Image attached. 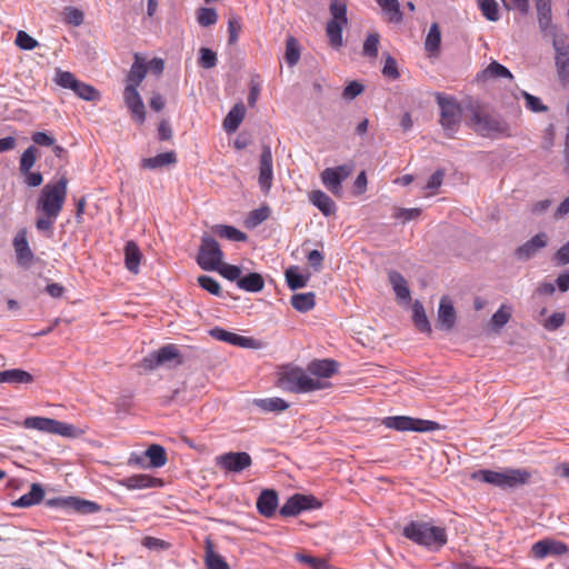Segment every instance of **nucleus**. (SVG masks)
Returning <instances> with one entry per match:
<instances>
[{
	"label": "nucleus",
	"instance_id": "f257e3e1",
	"mask_svg": "<svg viewBox=\"0 0 569 569\" xmlns=\"http://www.w3.org/2000/svg\"><path fill=\"white\" fill-rule=\"evenodd\" d=\"M278 386L286 391L306 393L326 389L330 385L327 381L313 379V377L299 367H284L278 373Z\"/></svg>",
	"mask_w": 569,
	"mask_h": 569
},
{
	"label": "nucleus",
	"instance_id": "c03bdc74",
	"mask_svg": "<svg viewBox=\"0 0 569 569\" xmlns=\"http://www.w3.org/2000/svg\"><path fill=\"white\" fill-rule=\"evenodd\" d=\"M511 307L507 305H501L500 308L492 315L490 325L493 328V330L498 331L502 327H505L510 318H511Z\"/></svg>",
	"mask_w": 569,
	"mask_h": 569
},
{
	"label": "nucleus",
	"instance_id": "13d9d810",
	"mask_svg": "<svg viewBox=\"0 0 569 569\" xmlns=\"http://www.w3.org/2000/svg\"><path fill=\"white\" fill-rule=\"evenodd\" d=\"M198 23L202 27H209L217 22L218 14L213 8H201L197 14Z\"/></svg>",
	"mask_w": 569,
	"mask_h": 569
},
{
	"label": "nucleus",
	"instance_id": "a19ab883",
	"mask_svg": "<svg viewBox=\"0 0 569 569\" xmlns=\"http://www.w3.org/2000/svg\"><path fill=\"white\" fill-rule=\"evenodd\" d=\"M286 280L291 290H297L307 286L309 276L299 273L298 267L292 266L286 270Z\"/></svg>",
	"mask_w": 569,
	"mask_h": 569
},
{
	"label": "nucleus",
	"instance_id": "8fccbe9b",
	"mask_svg": "<svg viewBox=\"0 0 569 569\" xmlns=\"http://www.w3.org/2000/svg\"><path fill=\"white\" fill-rule=\"evenodd\" d=\"M284 59L289 66H295L300 59V47L295 37H289L286 41Z\"/></svg>",
	"mask_w": 569,
	"mask_h": 569
},
{
	"label": "nucleus",
	"instance_id": "4c0bfd02",
	"mask_svg": "<svg viewBox=\"0 0 569 569\" xmlns=\"http://www.w3.org/2000/svg\"><path fill=\"white\" fill-rule=\"evenodd\" d=\"M67 505L72 508L74 511L82 515H91L99 512L101 510V506L94 501L84 500L80 498H69Z\"/></svg>",
	"mask_w": 569,
	"mask_h": 569
},
{
	"label": "nucleus",
	"instance_id": "f704fd0d",
	"mask_svg": "<svg viewBox=\"0 0 569 569\" xmlns=\"http://www.w3.org/2000/svg\"><path fill=\"white\" fill-rule=\"evenodd\" d=\"M237 286L248 292H259L264 287V280L257 272L249 273L237 281Z\"/></svg>",
	"mask_w": 569,
	"mask_h": 569
},
{
	"label": "nucleus",
	"instance_id": "bb28decb",
	"mask_svg": "<svg viewBox=\"0 0 569 569\" xmlns=\"http://www.w3.org/2000/svg\"><path fill=\"white\" fill-rule=\"evenodd\" d=\"M122 485L130 490H136L144 488H154L161 485V482L159 479L152 478L148 475H133L124 478L122 480Z\"/></svg>",
	"mask_w": 569,
	"mask_h": 569
},
{
	"label": "nucleus",
	"instance_id": "f8f14e48",
	"mask_svg": "<svg viewBox=\"0 0 569 569\" xmlns=\"http://www.w3.org/2000/svg\"><path fill=\"white\" fill-rule=\"evenodd\" d=\"M321 506L319 500L311 495L296 493L291 496L280 508L282 517H295L305 510L317 509Z\"/></svg>",
	"mask_w": 569,
	"mask_h": 569
},
{
	"label": "nucleus",
	"instance_id": "5701e85b",
	"mask_svg": "<svg viewBox=\"0 0 569 569\" xmlns=\"http://www.w3.org/2000/svg\"><path fill=\"white\" fill-rule=\"evenodd\" d=\"M338 363L335 360L323 359L315 360L308 365V372L315 376V379L329 378L337 372Z\"/></svg>",
	"mask_w": 569,
	"mask_h": 569
},
{
	"label": "nucleus",
	"instance_id": "6ab92c4d",
	"mask_svg": "<svg viewBox=\"0 0 569 569\" xmlns=\"http://www.w3.org/2000/svg\"><path fill=\"white\" fill-rule=\"evenodd\" d=\"M568 551L566 543L552 539H542L532 545L531 552L537 559H542L547 556H560Z\"/></svg>",
	"mask_w": 569,
	"mask_h": 569
},
{
	"label": "nucleus",
	"instance_id": "7c9ffc66",
	"mask_svg": "<svg viewBox=\"0 0 569 569\" xmlns=\"http://www.w3.org/2000/svg\"><path fill=\"white\" fill-rule=\"evenodd\" d=\"M33 377L22 369H9L0 371V383L22 385L31 383Z\"/></svg>",
	"mask_w": 569,
	"mask_h": 569
},
{
	"label": "nucleus",
	"instance_id": "c85d7f7f",
	"mask_svg": "<svg viewBox=\"0 0 569 569\" xmlns=\"http://www.w3.org/2000/svg\"><path fill=\"white\" fill-rule=\"evenodd\" d=\"M403 186H409L412 182L413 189L417 190L422 198H428L433 194H437L442 180H401Z\"/></svg>",
	"mask_w": 569,
	"mask_h": 569
},
{
	"label": "nucleus",
	"instance_id": "4468645a",
	"mask_svg": "<svg viewBox=\"0 0 569 569\" xmlns=\"http://www.w3.org/2000/svg\"><path fill=\"white\" fill-rule=\"evenodd\" d=\"M552 47L555 49V60L558 77L561 82L569 81V44L565 36H555L552 38Z\"/></svg>",
	"mask_w": 569,
	"mask_h": 569
},
{
	"label": "nucleus",
	"instance_id": "412c9836",
	"mask_svg": "<svg viewBox=\"0 0 569 569\" xmlns=\"http://www.w3.org/2000/svg\"><path fill=\"white\" fill-rule=\"evenodd\" d=\"M457 320L456 310L448 297H442L438 308V327L445 331H450Z\"/></svg>",
	"mask_w": 569,
	"mask_h": 569
},
{
	"label": "nucleus",
	"instance_id": "2eb2a0df",
	"mask_svg": "<svg viewBox=\"0 0 569 569\" xmlns=\"http://www.w3.org/2000/svg\"><path fill=\"white\" fill-rule=\"evenodd\" d=\"M548 236L545 232H539L523 244L519 246L513 256L519 261H528L533 258L541 249L548 244Z\"/></svg>",
	"mask_w": 569,
	"mask_h": 569
},
{
	"label": "nucleus",
	"instance_id": "473e14b6",
	"mask_svg": "<svg viewBox=\"0 0 569 569\" xmlns=\"http://www.w3.org/2000/svg\"><path fill=\"white\" fill-rule=\"evenodd\" d=\"M389 281L398 299L409 301L410 290L407 280L403 276L395 270H391L388 274Z\"/></svg>",
	"mask_w": 569,
	"mask_h": 569
},
{
	"label": "nucleus",
	"instance_id": "0e129e2a",
	"mask_svg": "<svg viewBox=\"0 0 569 569\" xmlns=\"http://www.w3.org/2000/svg\"><path fill=\"white\" fill-rule=\"evenodd\" d=\"M199 286L210 292L211 295L219 296L221 291V287L219 282L209 276H200L198 278Z\"/></svg>",
	"mask_w": 569,
	"mask_h": 569
},
{
	"label": "nucleus",
	"instance_id": "393cba45",
	"mask_svg": "<svg viewBox=\"0 0 569 569\" xmlns=\"http://www.w3.org/2000/svg\"><path fill=\"white\" fill-rule=\"evenodd\" d=\"M309 200L326 217L333 214L337 210V207L331 198L320 190L311 191L309 194Z\"/></svg>",
	"mask_w": 569,
	"mask_h": 569
},
{
	"label": "nucleus",
	"instance_id": "a18cd8bd",
	"mask_svg": "<svg viewBox=\"0 0 569 569\" xmlns=\"http://www.w3.org/2000/svg\"><path fill=\"white\" fill-rule=\"evenodd\" d=\"M331 19L339 23H348L347 18V0H332L329 7Z\"/></svg>",
	"mask_w": 569,
	"mask_h": 569
},
{
	"label": "nucleus",
	"instance_id": "a878e982",
	"mask_svg": "<svg viewBox=\"0 0 569 569\" xmlns=\"http://www.w3.org/2000/svg\"><path fill=\"white\" fill-rule=\"evenodd\" d=\"M142 253L134 241H128L124 246L126 268L137 274L141 262Z\"/></svg>",
	"mask_w": 569,
	"mask_h": 569
},
{
	"label": "nucleus",
	"instance_id": "bf43d9fd",
	"mask_svg": "<svg viewBox=\"0 0 569 569\" xmlns=\"http://www.w3.org/2000/svg\"><path fill=\"white\" fill-rule=\"evenodd\" d=\"M214 271H218L223 278L230 281H238L241 274L240 267L223 262H221L219 268H217Z\"/></svg>",
	"mask_w": 569,
	"mask_h": 569
},
{
	"label": "nucleus",
	"instance_id": "b1692460",
	"mask_svg": "<svg viewBox=\"0 0 569 569\" xmlns=\"http://www.w3.org/2000/svg\"><path fill=\"white\" fill-rule=\"evenodd\" d=\"M44 498V490L40 483H32L30 491L22 495L19 499L12 502L16 508H29L40 503Z\"/></svg>",
	"mask_w": 569,
	"mask_h": 569
},
{
	"label": "nucleus",
	"instance_id": "423d86ee",
	"mask_svg": "<svg viewBox=\"0 0 569 569\" xmlns=\"http://www.w3.org/2000/svg\"><path fill=\"white\" fill-rule=\"evenodd\" d=\"M223 252L212 237L204 234L197 256V262L202 270L212 271L222 262Z\"/></svg>",
	"mask_w": 569,
	"mask_h": 569
},
{
	"label": "nucleus",
	"instance_id": "f3484780",
	"mask_svg": "<svg viewBox=\"0 0 569 569\" xmlns=\"http://www.w3.org/2000/svg\"><path fill=\"white\" fill-rule=\"evenodd\" d=\"M538 24L543 36L555 38L558 34L557 26L552 24L551 0H535Z\"/></svg>",
	"mask_w": 569,
	"mask_h": 569
},
{
	"label": "nucleus",
	"instance_id": "37998d69",
	"mask_svg": "<svg viewBox=\"0 0 569 569\" xmlns=\"http://www.w3.org/2000/svg\"><path fill=\"white\" fill-rule=\"evenodd\" d=\"M254 403L263 411H283L289 405L283 399L274 397V398H266V399H256Z\"/></svg>",
	"mask_w": 569,
	"mask_h": 569
},
{
	"label": "nucleus",
	"instance_id": "6e6d98bb",
	"mask_svg": "<svg viewBox=\"0 0 569 569\" xmlns=\"http://www.w3.org/2000/svg\"><path fill=\"white\" fill-rule=\"evenodd\" d=\"M482 14L490 21L499 19L498 3L495 0H477Z\"/></svg>",
	"mask_w": 569,
	"mask_h": 569
},
{
	"label": "nucleus",
	"instance_id": "58836bf2",
	"mask_svg": "<svg viewBox=\"0 0 569 569\" xmlns=\"http://www.w3.org/2000/svg\"><path fill=\"white\" fill-rule=\"evenodd\" d=\"M441 44V31L438 23H432L425 40V49L430 53H438Z\"/></svg>",
	"mask_w": 569,
	"mask_h": 569
},
{
	"label": "nucleus",
	"instance_id": "6e6552de",
	"mask_svg": "<svg viewBox=\"0 0 569 569\" xmlns=\"http://www.w3.org/2000/svg\"><path fill=\"white\" fill-rule=\"evenodd\" d=\"M382 423L387 428L398 431L426 432L439 429V423L436 421L417 419L407 416L386 417Z\"/></svg>",
	"mask_w": 569,
	"mask_h": 569
},
{
	"label": "nucleus",
	"instance_id": "c756f323",
	"mask_svg": "<svg viewBox=\"0 0 569 569\" xmlns=\"http://www.w3.org/2000/svg\"><path fill=\"white\" fill-rule=\"evenodd\" d=\"M204 563L208 569H231L226 560L213 550V543L208 538L204 541Z\"/></svg>",
	"mask_w": 569,
	"mask_h": 569
},
{
	"label": "nucleus",
	"instance_id": "de8ad7c7",
	"mask_svg": "<svg viewBox=\"0 0 569 569\" xmlns=\"http://www.w3.org/2000/svg\"><path fill=\"white\" fill-rule=\"evenodd\" d=\"M259 169V178H272V153L269 146L262 147Z\"/></svg>",
	"mask_w": 569,
	"mask_h": 569
},
{
	"label": "nucleus",
	"instance_id": "72a5a7b5",
	"mask_svg": "<svg viewBox=\"0 0 569 569\" xmlns=\"http://www.w3.org/2000/svg\"><path fill=\"white\" fill-rule=\"evenodd\" d=\"M147 74V67L143 61L140 59L139 54H134V62L130 68L128 73V83L127 86H133V88H138L142 80Z\"/></svg>",
	"mask_w": 569,
	"mask_h": 569
},
{
	"label": "nucleus",
	"instance_id": "3c124183",
	"mask_svg": "<svg viewBox=\"0 0 569 569\" xmlns=\"http://www.w3.org/2000/svg\"><path fill=\"white\" fill-rule=\"evenodd\" d=\"M269 213H270V211H269L268 207H261V208L252 210L244 221L246 227L249 229H253V228L258 227L264 220L268 219Z\"/></svg>",
	"mask_w": 569,
	"mask_h": 569
},
{
	"label": "nucleus",
	"instance_id": "e2e57ef3",
	"mask_svg": "<svg viewBox=\"0 0 569 569\" xmlns=\"http://www.w3.org/2000/svg\"><path fill=\"white\" fill-rule=\"evenodd\" d=\"M379 34L370 33L363 42V54L370 58L378 56Z\"/></svg>",
	"mask_w": 569,
	"mask_h": 569
},
{
	"label": "nucleus",
	"instance_id": "1a4fd4ad",
	"mask_svg": "<svg viewBox=\"0 0 569 569\" xmlns=\"http://www.w3.org/2000/svg\"><path fill=\"white\" fill-rule=\"evenodd\" d=\"M23 427L27 429H34L38 431L60 435L64 437L74 436V427L66 422L46 417H28L23 421Z\"/></svg>",
	"mask_w": 569,
	"mask_h": 569
},
{
	"label": "nucleus",
	"instance_id": "39448f33",
	"mask_svg": "<svg viewBox=\"0 0 569 569\" xmlns=\"http://www.w3.org/2000/svg\"><path fill=\"white\" fill-rule=\"evenodd\" d=\"M440 108V123L446 134L452 138L458 131L462 118V109L455 98L437 94Z\"/></svg>",
	"mask_w": 569,
	"mask_h": 569
},
{
	"label": "nucleus",
	"instance_id": "052dcab7",
	"mask_svg": "<svg viewBox=\"0 0 569 569\" xmlns=\"http://www.w3.org/2000/svg\"><path fill=\"white\" fill-rule=\"evenodd\" d=\"M347 182H350V180H323L326 189L339 198L347 197Z\"/></svg>",
	"mask_w": 569,
	"mask_h": 569
},
{
	"label": "nucleus",
	"instance_id": "9d476101",
	"mask_svg": "<svg viewBox=\"0 0 569 569\" xmlns=\"http://www.w3.org/2000/svg\"><path fill=\"white\" fill-rule=\"evenodd\" d=\"M182 361L179 348L176 345L169 343L161 347L158 351H153L144 357L141 365L146 370H154L156 368L170 362L181 365Z\"/></svg>",
	"mask_w": 569,
	"mask_h": 569
},
{
	"label": "nucleus",
	"instance_id": "774afa93",
	"mask_svg": "<svg viewBox=\"0 0 569 569\" xmlns=\"http://www.w3.org/2000/svg\"><path fill=\"white\" fill-rule=\"evenodd\" d=\"M300 562L311 566L313 569H328V561L321 558L312 557L309 555L298 553L296 556Z\"/></svg>",
	"mask_w": 569,
	"mask_h": 569
},
{
	"label": "nucleus",
	"instance_id": "a211bd4d",
	"mask_svg": "<svg viewBox=\"0 0 569 569\" xmlns=\"http://www.w3.org/2000/svg\"><path fill=\"white\" fill-rule=\"evenodd\" d=\"M123 99L133 120L140 124L143 123L146 120V108L138 90L133 86H126Z\"/></svg>",
	"mask_w": 569,
	"mask_h": 569
},
{
	"label": "nucleus",
	"instance_id": "c9c22d12",
	"mask_svg": "<svg viewBox=\"0 0 569 569\" xmlns=\"http://www.w3.org/2000/svg\"><path fill=\"white\" fill-rule=\"evenodd\" d=\"M348 23H339L336 21H328L326 27V33L329 40L330 47L339 49L343 44L342 30Z\"/></svg>",
	"mask_w": 569,
	"mask_h": 569
},
{
	"label": "nucleus",
	"instance_id": "79ce46f5",
	"mask_svg": "<svg viewBox=\"0 0 569 569\" xmlns=\"http://www.w3.org/2000/svg\"><path fill=\"white\" fill-rule=\"evenodd\" d=\"M146 457L150 461V466L153 468L163 467L167 463L166 450L160 445H151L146 450Z\"/></svg>",
	"mask_w": 569,
	"mask_h": 569
},
{
	"label": "nucleus",
	"instance_id": "cd10ccee",
	"mask_svg": "<svg viewBox=\"0 0 569 569\" xmlns=\"http://www.w3.org/2000/svg\"><path fill=\"white\" fill-rule=\"evenodd\" d=\"M246 116V107L239 102L232 107L223 120V129L227 132H234Z\"/></svg>",
	"mask_w": 569,
	"mask_h": 569
},
{
	"label": "nucleus",
	"instance_id": "ddd939ff",
	"mask_svg": "<svg viewBox=\"0 0 569 569\" xmlns=\"http://www.w3.org/2000/svg\"><path fill=\"white\" fill-rule=\"evenodd\" d=\"M214 461L220 469L234 473L243 471L244 469L249 468L252 463L250 455L244 451L227 452L217 456Z\"/></svg>",
	"mask_w": 569,
	"mask_h": 569
},
{
	"label": "nucleus",
	"instance_id": "ea45409f",
	"mask_svg": "<svg viewBox=\"0 0 569 569\" xmlns=\"http://www.w3.org/2000/svg\"><path fill=\"white\" fill-rule=\"evenodd\" d=\"M213 232L220 238L228 239L230 241H246L247 234L232 226L217 224L212 228Z\"/></svg>",
	"mask_w": 569,
	"mask_h": 569
},
{
	"label": "nucleus",
	"instance_id": "f03ea898",
	"mask_svg": "<svg viewBox=\"0 0 569 569\" xmlns=\"http://www.w3.org/2000/svg\"><path fill=\"white\" fill-rule=\"evenodd\" d=\"M402 535L415 543L429 548L442 547L447 542L445 529L428 522L411 521L403 528Z\"/></svg>",
	"mask_w": 569,
	"mask_h": 569
},
{
	"label": "nucleus",
	"instance_id": "338daca9",
	"mask_svg": "<svg viewBox=\"0 0 569 569\" xmlns=\"http://www.w3.org/2000/svg\"><path fill=\"white\" fill-rule=\"evenodd\" d=\"M368 180H350L346 183L347 197H358L366 192Z\"/></svg>",
	"mask_w": 569,
	"mask_h": 569
},
{
	"label": "nucleus",
	"instance_id": "aec40b11",
	"mask_svg": "<svg viewBox=\"0 0 569 569\" xmlns=\"http://www.w3.org/2000/svg\"><path fill=\"white\" fill-rule=\"evenodd\" d=\"M210 336L219 341L228 342L242 348H256L257 341L251 337L240 336L222 328L216 327L210 330Z\"/></svg>",
	"mask_w": 569,
	"mask_h": 569
},
{
	"label": "nucleus",
	"instance_id": "7ed1b4c3",
	"mask_svg": "<svg viewBox=\"0 0 569 569\" xmlns=\"http://www.w3.org/2000/svg\"><path fill=\"white\" fill-rule=\"evenodd\" d=\"M67 181L57 180L43 186L37 199V212L50 213V216L60 214L67 199Z\"/></svg>",
	"mask_w": 569,
	"mask_h": 569
},
{
	"label": "nucleus",
	"instance_id": "20e7f679",
	"mask_svg": "<svg viewBox=\"0 0 569 569\" xmlns=\"http://www.w3.org/2000/svg\"><path fill=\"white\" fill-rule=\"evenodd\" d=\"M471 478L499 488H515L527 483L530 472L526 469H505L502 471L481 469L475 471Z\"/></svg>",
	"mask_w": 569,
	"mask_h": 569
},
{
	"label": "nucleus",
	"instance_id": "dca6fc26",
	"mask_svg": "<svg viewBox=\"0 0 569 569\" xmlns=\"http://www.w3.org/2000/svg\"><path fill=\"white\" fill-rule=\"evenodd\" d=\"M13 248L16 252L17 263L24 269H29L33 264L34 254L30 249L26 229L20 230L16 234L13 239Z\"/></svg>",
	"mask_w": 569,
	"mask_h": 569
},
{
	"label": "nucleus",
	"instance_id": "4d7b16f0",
	"mask_svg": "<svg viewBox=\"0 0 569 569\" xmlns=\"http://www.w3.org/2000/svg\"><path fill=\"white\" fill-rule=\"evenodd\" d=\"M352 174L351 164H342L336 168H327L320 174V178H348Z\"/></svg>",
	"mask_w": 569,
	"mask_h": 569
},
{
	"label": "nucleus",
	"instance_id": "603ef678",
	"mask_svg": "<svg viewBox=\"0 0 569 569\" xmlns=\"http://www.w3.org/2000/svg\"><path fill=\"white\" fill-rule=\"evenodd\" d=\"M420 214H421V209H419V208L407 209V208L396 207V208H393L392 218H395L396 220H399L402 224H405L411 220L418 219Z\"/></svg>",
	"mask_w": 569,
	"mask_h": 569
},
{
	"label": "nucleus",
	"instance_id": "09e8293b",
	"mask_svg": "<svg viewBox=\"0 0 569 569\" xmlns=\"http://www.w3.org/2000/svg\"><path fill=\"white\" fill-rule=\"evenodd\" d=\"M176 153L173 151L159 153L153 158L144 159L143 167L158 168L176 162Z\"/></svg>",
	"mask_w": 569,
	"mask_h": 569
},
{
	"label": "nucleus",
	"instance_id": "2f4dec72",
	"mask_svg": "<svg viewBox=\"0 0 569 569\" xmlns=\"http://www.w3.org/2000/svg\"><path fill=\"white\" fill-rule=\"evenodd\" d=\"M378 6L381 8L388 22L400 23L403 20V14L400 10L398 0H377Z\"/></svg>",
	"mask_w": 569,
	"mask_h": 569
},
{
	"label": "nucleus",
	"instance_id": "680f3d73",
	"mask_svg": "<svg viewBox=\"0 0 569 569\" xmlns=\"http://www.w3.org/2000/svg\"><path fill=\"white\" fill-rule=\"evenodd\" d=\"M14 42L22 50H32L39 44L34 38L22 30L18 31Z\"/></svg>",
	"mask_w": 569,
	"mask_h": 569
},
{
	"label": "nucleus",
	"instance_id": "69168bd1",
	"mask_svg": "<svg viewBox=\"0 0 569 569\" xmlns=\"http://www.w3.org/2000/svg\"><path fill=\"white\" fill-rule=\"evenodd\" d=\"M199 64L204 69H211L217 66V54L208 48L200 49Z\"/></svg>",
	"mask_w": 569,
	"mask_h": 569
},
{
	"label": "nucleus",
	"instance_id": "49530a36",
	"mask_svg": "<svg viewBox=\"0 0 569 569\" xmlns=\"http://www.w3.org/2000/svg\"><path fill=\"white\" fill-rule=\"evenodd\" d=\"M413 321H415L416 327L421 332H427V333L431 332L430 322L427 318V315L425 312L422 305L419 301H416L413 305Z\"/></svg>",
	"mask_w": 569,
	"mask_h": 569
},
{
	"label": "nucleus",
	"instance_id": "e433bc0d",
	"mask_svg": "<svg viewBox=\"0 0 569 569\" xmlns=\"http://www.w3.org/2000/svg\"><path fill=\"white\" fill-rule=\"evenodd\" d=\"M316 305L313 292L296 293L291 297V306L299 312H308Z\"/></svg>",
	"mask_w": 569,
	"mask_h": 569
},
{
	"label": "nucleus",
	"instance_id": "5fc2aeb1",
	"mask_svg": "<svg viewBox=\"0 0 569 569\" xmlns=\"http://www.w3.org/2000/svg\"><path fill=\"white\" fill-rule=\"evenodd\" d=\"M485 77L491 78H508L512 79L511 72L502 64L497 61H492L489 66L482 71Z\"/></svg>",
	"mask_w": 569,
	"mask_h": 569
},
{
	"label": "nucleus",
	"instance_id": "9b49d317",
	"mask_svg": "<svg viewBox=\"0 0 569 569\" xmlns=\"http://www.w3.org/2000/svg\"><path fill=\"white\" fill-rule=\"evenodd\" d=\"M471 122L477 132L482 136H492L496 133H505L508 124L499 116L488 114L481 111H475Z\"/></svg>",
	"mask_w": 569,
	"mask_h": 569
},
{
	"label": "nucleus",
	"instance_id": "4be33fe9",
	"mask_svg": "<svg viewBox=\"0 0 569 569\" xmlns=\"http://www.w3.org/2000/svg\"><path fill=\"white\" fill-rule=\"evenodd\" d=\"M278 507V495L273 489H264L257 499L258 512L266 517L272 518Z\"/></svg>",
	"mask_w": 569,
	"mask_h": 569
},
{
	"label": "nucleus",
	"instance_id": "864d4df0",
	"mask_svg": "<svg viewBox=\"0 0 569 569\" xmlns=\"http://www.w3.org/2000/svg\"><path fill=\"white\" fill-rule=\"evenodd\" d=\"M38 156V149L34 146L28 147L21 156L20 170L23 174H28L33 167Z\"/></svg>",
	"mask_w": 569,
	"mask_h": 569
},
{
	"label": "nucleus",
	"instance_id": "0eeeda50",
	"mask_svg": "<svg viewBox=\"0 0 569 569\" xmlns=\"http://www.w3.org/2000/svg\"><path fill=\"white\" fill-rule=\"evenodd\" d=\"M56 82L64 88L72 90L77 97L86 101H99L100 92L91 84L79 81L73 73L59 70L56 74Z\"/></svg>",
	"mask_w": 569,
	"mask_h": 569
}]
</instances>
